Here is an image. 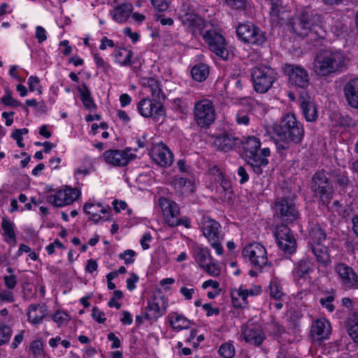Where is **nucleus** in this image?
I'll list each match as a JSON object with an SVG mask.
<instances>
[{
  "label": "nucleus",
  "instance_id": "obj_61",
  "mask_svg": "<svg viewBox=\"0 0 358 358\" xmlns=\"http://www.w3.org/2000/svg\"><path fill=\"white\" fill-rule=\"evenodd\" d=\"M92 317L98 323L103 324L106 322L105 313L97 307H94L92 310Z\"/></svg>",
  "mask_w": 358,
  "mask_h": 358
},
{
  "label": "nucleus",
  "instance_id": "obj_43",
  "mask_svg": "<svg viewBox=\"0 0 358 358\" xmlns=\"http://www.w3.org/2000/svg\"><path fill=\"white\" fill-rule=\"evenodd\" d=\"M209 66L205 64L194 65L191 70L192 78L198 82L204 81L208 76Z\"/></svg>",
  "mask_w": 358,
  "mask_h": 358
},
{
  "label": "nucleus",
  "instance_id": "obj_22",
  "mask_svg": "<svg viewBox=\"0 0 358 358\" xmlns=\"http://www.w3.org/2000/svg\"><path fill=\"white\" fill-rule=\"evenodd\" d=\"M138 113L144 117L157 118L163 115V107L159 102H155L154 99L148 96L141 99L137 104Z\"/></svg>",
  "mask_w": 358,
  "mask_h": 358
},
{
  "label": "nucleus",
  "instance_id": "obj_4",
  "mask_svg": "<svg viewBox=\"0 0 358 358\" xmlns=\"http://www.w3.org/2000/svg\"><path fill=\"white\" fill-rule=\"evenodd\" d=\"M313 14L308 8L297 11L292 20V27L294 31L301 37L310 36V40H315L316 36L323 37V30L317 24L313 23Z\"/></svg>",
  "mask_w": 358,
  "mask_h": 358
},
{
  "label": "nucleus",
  "instance_id": "obj_52",
  "mask_svg": "<svg viewBox=\"0 0 358 358\" xmlns=\"http://www.w3.org/2000/svg\"><path fill=\"white\" fill-rule=\"evenodd\" d=\"M136 253L133 250H126L123 252L119 254L118 257L123 260L125 264H131L135 261Z\"/></svg>",
  "mask_w": 358,
  "mask_h": 358
},
{
  "label": "nucleus",
  "instance_id": "obj_1",
  "mask_svg": "<svg viewBox=\"0 0 358 358\" xmlns=\"http://www.w3.org/2000/svg\"><path fill=\"white\" fill-rule=\"evenodd\" d=\"M349 61L341 50H322L314 58L313 71L317 76L327 78L344 71Z\"/></svg>",
  "mask_w": 358,
  "mask_h": 358
},
{
  "label": "nucleus",
  "instance_id": "obj_26",
  "mask_svg": "<svg viewBox=\"0 0 358 358\" xmlns=\"http://www.w3.org/2000/svg\"><path fill=\"white\" fill-rule=\"evenodd\" d=\"M48 314L47 306L45 304H31L27 309L28 321L33 325H36L43 322L45 317Z\"/></svg>",
  "mask_w": 358,
  "mask_h": 358
},
{
  "label": "nucleus",
  "instance_id": "obj_13",
  "mask_svg": "<svg viewBox=\"0 0 358 358\" xmlns=\"http://www.w3.org/2000/svg\"><path fill=\"white\" fill-rule=\"evenodd\" d=\"M285 75L288 77L289 85L306 89L309 85V76L305 68L298 64H286L283 67Z\"/></svg>",
  "mask_w": 358,
  "mask_h": 358
},
{
  "label": "nucleus",
  "instance_id": "obj_62",
  "mask_svg": "<svg viewBox=\"0 0 358 358\" xmlns=\"http://www.w3.org/2000/svg\"><path fill=\"white\" fill-rule=\"evenodd\" d=\"M30 350L34 356H41L43 352L42 343L38 341H33L29 346Z\"/></svg>",
  "mask_w": 358,
  "mask_h": 358
},
{
  "label": "nucleus",
  "instance_id": "obj_6",
  "mask_svg": "<svg viewBox=\"0 0 358 358\" xmlns=\"http://www.w3.org/2000/svg\"><path fill=\"white\" fill-rule=\"evenodd\" d=\"M178 17L182 24L194 35L201 34L202 31L208 27L207 22L198 15L194 12L193 6L187 2L182 3Z\"/></svg>",
  "mask_w": 358,
  "mask_h": 358
},
{
  "label": "nucleus",
  "instance_id": "obj_19",
  "mask_svg": "<svg viewBox=\"0 0 358 358\" xmlns=\"http://www.w3.org/2000/svg\"><path fill=\"white\" fill-rule=\"evenodd\" d=\"M151 159L162 167L169 166L173 161V155L169 148L163 143L154 145L150 151Z\"/></svg>",
  "mask_w": 358,
  "mask_h": 358
},
{
  "label": "nucleus",
  "instance_id": "obj_30",
  "mask_svg": "<svg viewBox=\"0 0 358 358\" xmlns=\"http://www.w3.org/2000/svg\"><path fill=\"white\" fill-rule=\"evenodd\" d=\"M299 103L303 114L308 122H314L317 118V110L315 103L307 94H301Z\"/></svg>",
  "mask_w": 358,
  "mask_h": 358
},
{
  "label": "nucleus",
  "instance_id": "obj_42",
  "mask_svg": "<svg viewBox=\"0 0 358 358\" xmlns=\"http://www.w3.org/2000/svg\"><path fill=\"white\" fill-rule=\"evenodd\" d=\"M173 185L175 188L182 194L192 193L195 190L194 182L182 177L176 178Z\"/></svg>",
  "mask_w": 358,
  "mask_h": 358
},
{
  "label": "nucleus",
  "instance_id": "obj_23",
  "mask_svg": "<svg viewBox=\"0 0 358 358\" xmlns=\"http://www.w3.org/2000/svg\"><path fill=\"white\" fill-rule=\"evenodd\" d=\"M331 333V325L325 318L314 321L310 327V336L315 341L322 342L329 338Z\"/></svg>",
  "mask_w": 358,
  "mask_h": 358
},
{
  "label": "nucleus",
  "instance_id": "obj_16",
  "mask_svg": "<svg viewBox=\"0 0 358 358\" xmlns=\"http://www.w3.org/2000/svg\"><path fill=\"white\" fill-rule=\"evenodd\" d=\"M104 161L114 166H125L134 160L136 155L131 148L125 150H108L103 155Z\"/></svg>",
  "mask_w": 358,
  "mask_h": 358
},
{
  "label": "nucleus",
  "instance_id": "obj_39",
  "mask_svg": "<svg viewBox=\"0 0 358 358\" xmlns=\"http://www.w3.org/2000/svg\"><path fill=\"white\" fill-rule=\"evenodd\" d=\"M326 240V234L317 224L312 226L308 234V243L310 246L313 244H321Z\"/></svg>",
  "mask_w": 358,
  "mask_h": 358
},
{
  "label": "nucleus",
  "instance_id": "obj_56",
  "mask_svg": "<svg viewBox=\"0 0 358 358\" xmlns=\"http://www.w3.org/2000/svg\"><path fill=\"white\" fill-rule=\"evenodd\" d=\"M0 301L3 303H13L15 301V296L13 290L1 289Z\"/></svg>",
  "mask_w": 358,
  "mask_h": 358
},
{
  "label": "nucleus",
  "instance_id": "obj_55",
  "mask_svg": "<svg viewBox=\"0 0 358 358\" xmlns=\"http://www.w3.org/2000/svg\"><path fill=\"white\" fill-rule=\"evenodd\" d=\"M334 301V296L333 295H329L325 297H322L320 299V303L322 306L326 308L329 312H333L334 310V306L333 301Z\"/></svg>",
  "mask_w": 358,
  "mask_h": 358
},
{
  "label": "nucleus",
  "instance_id": "obj_20",
  "mask_svg": "<svg viewBox=\"0 0 358 358\" xmlns=\"http://www.w3.org/2000/svg\"><path fill=\"white\" fill-rule=\"evenodd\" d=\"M278 247L285 252L292 253L296 246L295 238L290 229L285 225L278 226L275 232Z\"/></svg>",
  "mask_w": 358,
  "mask_h": 358
},
{
  "label": "nucleus",
  "instance_id": "obj_14",
  "mask_svg": "<svg viewBox=\"0 0 358 358\" xmlns=\"http://www.w3.org/2000/svg\"><path fill=\"white\" fill-rule=\"evenodd\" d=\"M236 34L241 40L253 45H262L266 40L264 33L250 22L240 24L236 27Z\"/></svg>",
  "mask_w": 358,
  "mask_h": 358
},
{
  "label": "nucleus",
  "instance_id": "obj_59",
  "mask_svg": "<svg viewBox=\"0 0 358 358\" xmlns=\"http://www.w3.org/2000/svg\"><path fill=\"white\" fill-rule=\"evenodd\" d=\"M153 7L159 12L166 10L171 3V0H151Z\"/></svg>",
  "mask_w": 358,
  "mask_h": 358
},
{
  "label": "nucleus",
  "instance_id": "obj_54",
  "mask_svg": "<svg viewBox=\"0 0 358 358\" xmlns=\"http://www.w3.org/2000/svg\"><path fill=\"white\" fill-rule=\"evenodd\" d=\"M52 319L58 326H61L69 320V316L63 311L57 310L53 314Z\"/></svg>",
  "mask_w": 358,
  "mask_h": 358
},
{
  "label": "nucleus",
  "instance_id": "obj_5",
  "mask_svg": "<svg viewBox=\"0 0 358 358\" xmlns=\"http://www.w3.org/2000/svg\"><path fill=\"white\" fill-rule=\"evenodd\" d=\"M201 35L209 50L221 59L226 60L229 55L228 44L220 31L215 27L205 28Z\"/></svg>",
  "mask_w": 358,
  "mask_h": 358
},
{
  "label": "nucleus",
  "instance_id": "obj_18",
  "mask_svg": "<svg viewBox=\"0 0 358 358\" xmlns=\"http://www.w3.org/2000/svg\"><path fill=\"white\" fill-rule=\"evenodd\" d=\"M241 336L246 343L255 346H259L266 338L262 327L252 322L241 327Z\"/></svg>",
  "mask_w": 358,
  "mask_h": 358
},
{
  "label": "nucleus",
  "instance_id": "obj_45",
  "mask_svg": "<svg viewBox=\"0 0 358 358\" xmlns=\"http://www.w3.org/2000/svg\"><path fill=\"white\" fill-rule=\"evenodd\" d=\"M270 297L274 300H281L285 296L280 282L277 279H273L269 285Z\"/></svg>",
  "mask_w": 358,
  "mask_h": 358
},
{
  "label": "nucleus",
  "instance_id": "obj_34",
  "mask_svg": "<svg viewBox=\"0 0 358 358\" xmlns=\"http://www.w3.org/2000/svg\"><path fill=\"white\" fill-rule=\"evenodd\" d=\"M108 209L109 208L108 206H103L99 203H85L83 207V210L85 213L88 215L89 218L95 222H98L102 219V215L107 213Z\"/></svg>",
  "mask_w": 358,
  "mask_h": 358
},
{
  "label": "nucleus",
  "instance_id": "obj_41",
  "mask_svg": "<svg viewBox=\"0 0 358 358\" xmlns=\"http://www.w3.org/2000/svg\"><path fill=\"white\" fill-rule=\"evenodd\" d=\"M132 52L127 48H117L113 52L115 62L121 66L131 64Z\"/></svg>",
  "mask_w": 358,
  "mask_h": 358
},
{
  "label": "nucleus",
  "instance_id": "obj_3",
  "mask_svg": "<svg viewBox=\"0 0 358 358\" xmlns=\"http://www.w3.org/2000/svg\"><path fill=\"white\" fill-rule=\"evenodd\" d=\"M260 147V140L254 136H248L243 142L248 164L252 168L254 172L259 175L262 173V166H266L268 164L267 157L271 154L268 148L259 150Z\"/></svg>",
  "mask_w": 358,
  "mask_h": 358
},
{
  "label": "nucleus",
  "instance_id": "obj_35",
  "mask_svg": "<svg viewBox=\"0 0 358 358\" xmlns=\"http://www.w3.org/2000/svg\"><path fill=\"white\" fill-rule=\"evenodd\" d=\"M313 264L309 259H303L299 262L294 271V280L299 283L301 280H306L310 273L313 271Z\"/></svg>",
  "mask_w": 358,
  "mask_h": 358
},
{
  "label": "nucleus",
  "instance_id": "obj_8",
  "mask_svg": "<svg viewBox=\"0 0 358 358\" xmlns=\"http://www.w3.org/2000/svg\"><path fill=\"white\" fill-rule=\"evenodd\" d=\"M251 78L255 92L266 93L276 80V73L267 66H257L251 70Z\"/></svg>",
  "mask_w": 358,
  "mask_h": 358
},
{
  "label": "nucleus",
  "instance_id": "obj_31",
  "mask_svg": "<svg viewBox=\"0 0 358 358\" xmlns=\"http://www.w3.org/2000/svg\"><path fill=\"white\" fill-rule=\"evenodd\" d=\"M192 255L196 263L201 268L213 260L209 249L197 243L192 245Z\"/></svg>",
  "mask_w": 358,
  "mask_h": 358
},
{
  "label": "nucleus",
  "instance_id": "obj_38",
  "mask_svg": "<svg viewBox=\"0 0 358 358\" xmlns=\"http://www.w3.org/2000/svg\"><path fill=\"white\" fill-rule=\"evenodd\" d=\"M310 247L313 253L320 264L323 266H327L331 264V261L327 248L322 243L313 244Z\"/></svg>",
  "mask_w": 358,
  "mask_h": 358
},
{
  "label": "nucleus",
  "instance_id": "obj_11",
  "mask_svg": "<svg viewBox=\"0 0 358 358\" xmlns=\"http://www.w3.org/2000/svg\"><path fill=\"white\" fill-rule=\"evenodd\" d=\"M262 292L259 285H251L248 287L245 285H241L231 291L232 304L236 308L247 307L249 304L248 298L258 296Z\"/></svg>",
  "mask_w": 358,
  "mask_h": 358
},
{
  "label": "nucleus",
  "instance_id": "obj_49",
  "mask_svg": "<svg viewBox=\"0 0 358 358\" xmlns=\"http://www.w3.org/2000/svg\"><path fill=\"white\" fill-rule=\"evenodd\" d=\"M235 121L240 126H248L250 122L249 112L241 110H238L235 115Z\"/></svg>",
  "mask_w": 358,
  "mask_h": 358
},
{
  "label": "nucleus",
  "instance_id": "obj_32",
  "mask_svg": "<svg viewBox=\"0 0 358 358\" xmlns=\"http://www.w3.org/2000/svg\"><path fill=\"white\" fill-rule=\"evenodd\" d=\"M201 229L203 236L208 241L219 238L220 224L208 217H203L201 221Z\"/></svg>",
  "mask_w": 358,
  "mask_h": 358
},
{
  "label": "nucleus",
  "instance_id": "obj_51",
  "mask_svg": "<svg viewBox=\"0 0 358 358\" xmlns=\"http://www.w3.org/2000/svg\"><path fill=\"white\" fill-rule=\"evenodd\" d=\"M93 57L96 66L99 69L101 70L105 73L108 72L110 70V64L107 62H106L99 54L94 53Z\"/></svg>",
  "mask_w": 358,
  "mask_h": 358
},
{
  "label": "nucleus",
  "instance_id": "obj_63",
  "mask_svg": "<svg viewBox=\"0 0 358 358\" xmlns=\"http://www.w3.org/2000/svg\"><path fill=\"white\" fill-rule=\"evenodd\" d=\"M36 38L39 43H43L47 39V32L41 26L36 27Z\"/></svg>",
  "mask_w": 358,
  "mask_h": 358
},
{
  "label": "nucleus",
  "instance_id": "obj_21",
  "mask_svg": "<svg viewBox=\"0 0 358 358\" xmlns=\"http://www.w3.org/2000/svg\"><path fill=\"white\" fill-rule=\"evenodd\" d=\"M274 209L275 214L286 222H293L299 216L298 211L291 199H280L275 202Z\"/></svg>",
  "mask_w": 358,
  "mask_h": 358
},
{
  "label": "nucleus",
  "instance_id": "obj_33",
  "mask_svg": "<svg viewBox=\"0 0 358 358\" xmlns=\"http://www.w3.org/2000/svg\"><path fill=\"white\" fill-rule=\"evenodd\" d=\"M1 227L4 241L11 247H14L17 243L15 223L7 217H3Z\"/></svg>",
  "mask_w": 358,
  "mask_h": 358
},
{
  "label": "nucleus",
  "instance_id": "obj_29",
  "mask_svg": "<svg viewBox=\"0 0 358 358\" xmlns=\"http://www.w3.org/2000/svg\"><path fill=\"white\" fill-rule=\"evenodd\" d=\"M213 144L220 150L228 152L235 146L238 139L232 134L223 132L213 136Z\"/></svg>",
  "mask_w": 358,
  "mask_h": 358
},
{
  "label": "nucleus",
  "instance_id": "obj_44",
  "mask_svg": "<svg viewBox=\"0 0 358 358\" xmlns=\"http://www.w3.org/2000/svg\"><path fill=\"white\" fill-rule=\"evenodd\" d=\"M347 327L350 336L358 344V314H352L349 317Z\"/></svg>",
  "mask_w": 358,
  "mask_h": 358
},
{
  "label": "nucleus",
  "instance_id": "obj_7",
  "mask_svg": "<svg viewBox=\"0 0 358 358\" xmlns=\"http://www.w3.org/2000/svg\"><path fill=\"white\" fill-rule=\"evenodd\" d=\"M159 205L163 213L164 220L169 227H176L182 225L186 228L190 227L189 219L186 216L180 217V208L175 201L160 198Z\"/></svg>",
  "mask_w": 358,
  "mask_h": 358
},
{
  "label": "nucleus",
  "instance_id": "obj_36",
  "mask_svg": "<svg viewBox=\"0 0 358 358\" xmlns=\"http://www.w3.org/2000/svg\"><path fill=\"white\" fill-rule=\"evenodd\" d=\"M132 9L133 8L131 4L123 3L115 8L110 12V15L115 22L118 23H124L129 19Z\"/></svg>",
  "mask_w": 358,
  "mask_h": 358
},
{
  "label": "nucleus",
  "instance_id": "obj_24",
  "mask_svg": "<svg viewBox=\"0 0 358 358\" xmlns=\"http://www.w3.org/2000/svg\"><path fill=\"white\" fill-rule=\"evenodd\" d=\"M139 83L143 93L150 95L154 99L164 96L160 81L155 77H142Z\"/></svg>",
  "mask_w": 358,
  "mask_h": 358
},
{
  "label": "nucleus",
  "instance_id": "obj_47",
  "mask_svg": "<svg viewBox=\"0 0 358 358\" xmlns=\"http://www.w3.org/2000/svg\"><path fill=\"white\" fill-rule=\"evenodd\" d=\"M218 352L223 358H232L235 355V348L233 342L229 341L222 344Z\"/></svg>",
  "mask_w": 358,
  "mask_h": 358
},
{
  "label": "nucleus",
  "instance_id": "obj_46",
  "mask_svg": "<svg viewBox=\"0 0 358 358\" xmlns=\"http://www.w3.org/2000/svg\"><path fill=\"white\" fill-rule=\"evenodd\" d=\"M215 180L220 183L218 191L224 192V199H230L232 194V189L229 180L227 179L224 175L220 176L218 178H215Z\"/></svg>",
  "mask_w": 358,
  "mask_h": 358
},
{
  "label": "nucleus",
  "instance_id": "obj_10",
  "mask_svg": "<svg viewBox=\"0 0 358 358\" xmlns=\"http://www.w3.org/2000/svg\"><path fill=\"white\" fill-rule=\"evenodd\" d=\"M193 114L196 124L202 128L212 124L216 117L215 106L213 102L207 99L195 101Z\"/></svg>",
  "mask_w": 358,
  "mask_h": 358
},
{
  "label": "nucleus",
  "instance_id": "obj_50",
  "mask_svg": "<svg viewBox=\"0 0 358 358\" xmlns=\"http://www.w3.org/2000/svg\"><path fill=\"white\" fill-rule=\"evenodd\" d=\"M1 102L4 105L12 106L13 108H17L22 105L20 101L15 99L11 96V92L8 90H6L4 95L1 97Z\"/></svg>",
  "mask_w": 358,
  "mask_h": 358
},
{
  "label": "nucleus",
  "instance_id": "obj_28",
  "mask_svg": "<svg viewBox=\"0 0 358 358\" xmlns=\"http://www.w3.org/2000/svg\"><path fill=\"white\" fill-rule=\"evenodd\" d=\"M343 92L348 104L358 108V77L350 80L344 86Z\"/></svg>",
  "mask_w": 358,
  "mask_h": 358
},
{
  "label": "nucleus",
  "instance_id": "obj_37",
  "mask_svg": "<svg viewBox=\"0 0 358 358\" xmlns=\"http://www.w3.org/2000/svg\"><path fill=\"white\" fill-rule=\"evenodd\" d=\"M268 8V13L271 20L273 22H278L280 19H283L284 10L282 7L281 0H266Z\"/></svg>",
  "mask_w": 358,
  "mask_h": 358
},
{
  "label": "nucleus",
  "instance_id": "obj_9",
  "mask_svg": "<svg viewBox=\"0 0 358 358\" xmlns=\"http://www.w3.org/2000/svg\"><path fill=\"white\" fill-rule=\"evenodd\" d=\"M310 189L322 205H328L330 203L334 189L324 171H318L313 175Z\"/></svg>",
  "mask_w": 358,
  "mask_h": 358
},
{
  "label": "nucleus",
  "instance_id": "obj_60",
  "mask_svg": "<svg viewBox=\"0 0 358 358\" xmlns=\"http://www.w3.org/2000/svg\"><path fill=\"white\" fill-rule=\"evenodd\" d=\"M224 2L228 6L236 10H243L248 4L245 0H224Z\"/></svg>",
  "mask_w": 358,
  "mask_h": 358
},
{
  "label": "nucleus",
  "instance_id": "obj_57",
  "mask_svg": "<svg viewBox=\"0 0 358 358\" xmlns=\"http://www.w3.org/2000/svg\"><path fill=\"white\" fill-rule=\"evenodd\" d=\"M11 329L8 326H0V345L10 340Z\"/></svg>",
  "mask_w": 358,
  "mask_h": 358
},
{
  "label": "nucleus",
  "instance_id": "obj_40",
  "mask_svg": "<svg viewBox=\"0 0 358 358\" xmlns=\"http://www.w3.org/2000/svg\"><path fill=\"white\" fill-rule=\"evenodd\" d=\"M78 91L80 93V97L84 107L89 110H94L96 108V105L92 98L90 91L86 84L83 83L78 87Z\"/></svg>",
  "mask_w": 358,
  "mask_h": 358
},
{
  "label": "nucleus",
  "instance_id": "obj_53",
  "mask_svg": "<svg viewBox=\"0 0 358 358\" xmlns=\"http://www.w3.org/2000/svg\"><path fill=\"white\" fill-rule=\"evenodd\" d=\"M27 84L30 92L36 91L38 94L42 93L41 87L40 85V79L35 76H31L28 78Z\"/></svg>",
  "mask_w": 358,
  "mask_h": 358
},
{
  "label": "nucleus",
  "instance_id": "obj_25",
  "mask_svg": "<svg viewBox=\"0 0 358 358\" xmlns=\"http://www.w3.org/2000/svg\"><path fill=\"white\" fill-rule=\"evenodd\" d=\"M166 306L163 297H155L148 301L145 309V317L148 320H156L161 317L165 312Z\"/></svg>",
  "mask_w": 358,
  "mask_h": 358
},
{
  "label": "nucleus",
  "instance_id": "obj_15",
  "mask_svg": "<svg viewBox=\"0 0 358 358\" xmlns=\"http://www.w3.org/2000/svg\"><path fill=\"white\" fill-rule=\"evenodd\" d=\"M243 257L255 267L261 268L268 262L267 252L260 243L254 242L244 247L242 251Z\"/></svg>",
  "mask_w": 358,
  "mask_h": 358
},
{
  "label": "nucleus",
  "instance_id": "obj_58",
  "mask_svg": "<svg viewBox=\"0 0 358 358\" xmlns=\"http://www.w3.org/2000/svg\"><path fill=\"white\" fill-rule=\"evenodd\" d=\"M3 280L6 287L10 290H13L17 283V278L15 274L4 275Z\"/></svg>",
  "mask_w": 358,
  "mask_h": 358
},
{
  "label": "nucleus",
  "instance_id": "obj_2",
  "mask_svg": "<svg viewBox=\"0 0 358 358\" xmlns=\"http://www.w3.org/2000/svg\"><path fill=\"white\" fill-rule=\"evenodd\" d=\"M275 134L276 148L281 152L290 149L292 143H299L304 136V129L294 115L286 114L279 127L275 129Z\"/></svg>",
  "mask_w": 358,
  "mask_h": 358
},
{
  "label": "nucleus",
  "instance_id": "obj_64",
  "mask_svg": "<svg viewBox=\"0 0 358 358\" xmlns=\"http://www.w3.org/2000/svg\"><path fill=\"white\" fill-rule=\"evenodd\" d=\"M56 248H63V244L59 239H55L54 242L48 245L45 247V250L49 255H52Z\"/></svg>",
  "mask_w": 358,
  "mask_h": 358
},
{
  "label": "nucleus",
  "instance_id": "obj_12",
  "mask_svg": "<svg viewBox=\"0 0 358 358\" xmlns=\"http://www.w3.org/2000/svg\"><path fill=\"white\" fill-rule=\"evenodd\" d=\"M80 195L81 192L79 189L66 187L48 195L46 201L54 206L62 207L73 203Z\"/></svg>",
  "mask_w": 358,
  "mask_h": 358
},
{
  "label": "nucleus",
  "instance_id": "obj_17",
  "mask_svg": "<svg viewBox=\"0 0 358 358\" xmlns=\"http://www.w3.org/2000/svg\"><path fill=\"white\" fill-rule=\"evenodd\" d=\"M334 271L344 289L358 288V275L350 266L344 263H338L334 266Z\"/></svg>",
  "mask_w": 358,
  "mask_h": 358
},
{
  "label": "nucleus",
  "instance_id": "obj_48",
  "mask_svg": "<svg viewBox=\"0 0 358 358\" xmlns=\"http://www.w3.org/2000/svg\"><path fill=\"white\" fill-rule=\"evenodd\" d=\"M202 269L208 275L213 277H217L221 273V266L217 263L211 260Z\"/></svg>",
  "mask_w": 358,
  "mask_h": 358
},
{
  "label": "nucleus",
  "instance_id": "obj_27",
  "mask_svg": "<svg viewBox=\"0 0 358 358\" xmlns=\"http://www.w3.org/2000/svg\"><path fill=\"white\" fill-rule=\"evenodd\" d=\"M167 318L170 327L176 331L188 329L192 325V321L178 312L169 313Z\"/></svg>",
  "mask_w": 358,
  "mask_h": 358
}]
</instances>
